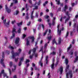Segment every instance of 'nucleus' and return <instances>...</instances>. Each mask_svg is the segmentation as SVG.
Returning <instances> with one entry per match:
<instances>
[{"label":"nucleus","instance_id":"nucleus-1","mask_svg":"<svg viewBox=\"0 0 78 78\" xmlns=\"http://www.w3.org/2000/svg\"><path fill=\"white\" fill-rule=\"evenodd\" d=\"M11 53L12 55V57L13 59H14L16 56H19V54L17 52L14 53V51H11Z\"/></svg>","mask_w":78,"mask_h":78},{"label":"nucleus","instance_id":"nucleus-2","mask_svg":"<svg viewBox=\"0 0 78 78\" xmlns=\"http://www.w3.org/2000/svg\"><path fill=\"white\" fill-rule=\"evenodd\" d=\"M5 9L6 10V11L8 13H10L11 12V10L10 9H9L8 7V5H5Z\"/></svg>","mask_w":78,"mask_h":78},{"label":"nucleus","instance_id":"nucleus-3","mask_svg":"<svg viewBox=\"0 0 78 78\" xmlns=\"http://www.w3.org/2000/svg\"><path fill=\"white\" fill-rule=\"evenodd\" d=\"M46 49H45L44 50H44L43 49V47L41 46V47L40 48V50L39 51V52H41V51L42 53V55H44V53H45V52H46Z\"/></svg>","mask_w":78,"mask_h":78},{"label":"nucleus","instance_id":"nucleus-4","mask_svg":"<svg viewBox=\"0 0 78 78\" xmlns=\"http://www.w3.org/2000/svg\"><path fill=\"white\" fill-rule=\"evenodd\" d=\"M20 42V38L19 37H17L16 38V39L15 41V44H18V43H19Z\"/></svg>","mask_w":78,"mask_h":78},{"label":"nucleus","instance_id":"nucleus-5","mask_svg":"<svg viewBox=\"0 0 78 78\" xmlns=\"http://www.w3.org/2000/svg\"><path fill=\"white\" fill-rule=\"evenodd\" d=\"M4 60L3 59H1L0 61V63L2 64V65L3 66V67H5V63L3 62Z\"/></svg>","mask_w":78,"mask_h":78},{"label":"nucleus","instance_id":"nucleus-6","mask_svg":"<svg viewBox=\"0 0 78 78\" xmlns=\"http://www.w3.org/2000/svg\"><path fill=\"white\" fill-rule=\"evenodd\" d=\"M28 38H29V39H32V41H31L32 43L34 42V37H29Z\"/></svg>","mask_w":78,"mask_h":78},{"label":"nucleus","instance_id":"nucleus-7","mask_svg":"<svg viewBox=\"0 0 78 78\" xmlns=\"http://www.w3.org/2000/svg\"><path fill=\"white\" fill-rule=\"evenodd\" d=\"M69 67L70 65H66V68L65 69L66 72H67V70H69Z\"/></svg>","mask_w":78,"mask_h":78},{"label":"nucleus","instance_id":"nucleus-8","mask_svg":"<svg viewBox=\"0 0 78 78\" xmlns=\"http://www.w3.org/2000/svg\"><path fill=\"white\" fill-rule=\"evenodd\" d=\"M59 70L60 73V75H61L62 74V72H63V67H60L59 68Z\"/></svg>","mask_w":78,"mask_h":78},{"label":"nucleus","instance_id":"nucleus-9","mask_svg":"<svg viewBox=\"0 0 78 78\" xmlns=\"http://www.w3.org/2000/svg\"><path fill=\"white\" fill-rule=\"evenodd\" d=\"M30 16H29V15L28 14V12L26 13V16H25V19L26 20H28Z\"/></svg>","mask_w":78,"mask_h":78},{"label":"nucleus","instance_id":"nucleus-10","mask_svg":"<svg viewBox=\"0 0 78 78\" xmlns=\"http://www.w3.org/2000/svg\"><path fill=\"white\" fill-rule=\"evenodd\" d=\"M52 45H54L55 44H56V45H58V44L56 43V41H55V38H54L52 41Z\"/></svg>","mask_w":78,"mask_h":78},{"label":"nucleus","instance_id":"nucleus-11","mask_svg":"<svg viewBox=\"0 0 78 78\" xmlns=\"http://www.w3.org/2000/svg\"><path fill=\"white\" fill-rule=\"evenodd\" d=\"M68 9V7L67 5H65L64 6V11L65 12H66V10Z\"/></svg>","mask_w":78,"mask_h":78},{"label":"nucleus","instance_id":"nucleus-12","mask_svg":"<svg viewBox=\"0 0 78 78\" xmlns=\"http://www.w3.org/2000/svg\"><path fill=\"white\" fill-rule=\"evenodd\" d=\"M54 66L55 63H53L50 66V67H51L52 69H55Z\"/></svg>","mask_w":78,"mask_h":78},{"label":"nucleus","instance_id":"nucleus-13","mask_svg":"<svg viewBox=\"0 0 78 78\" xmlns=\"http://www.w3.org/2000/svg\"><path fill=\"white\" fill-rule=\"evenodd\" d=\"M70 17H68V18H66L65 20V23H67V22H68V21L70 20Z\"/></svg>","mask_w":78,"mask_h":78},{"label":"nucleus","instance_id":"nucleus-14","mask_svg":"<svg viewBox=\"0 0 78 78\" xmlns=\"http://www.w3.org/2000/svg\"><path fill=\"white\" fill-rule=\"evenodd\" d=\"M22 24H23V22L22 21L20 23H17V25L18 27H20V26L22 25Z\"/></svg>","mask_w":78,"mask_h":78},{"label":"nucleus","instance_id":"nucleus-15","mask_svg":"<svg viewBox=\"0 0 78 78\" xmlns=\"http://www.w3.org/2000/svg\"><path fill=\"white\" fill-rule=\"evenodd\" d=\"M61 38L60 37L58 39V44L59 45V44H61Z\"/></svg>","mask_w":78,"mask_h":78},{"label":"nucleus","instance_id":"nucleus-16","mask_svg":"<svg viewBox=\"0 0 78 78\" xmlns=\"http://www.w3.org/2000/svg\"><path fill=\"white\" fill-rule=\"evenodd\" d=\"M56 52L55 51H53V52H51L50 53V55H56Z\"/></svg>","mask_w":78,"mask_h":78},{"label":"nucleus","instance_id":"nucleus-17","mask_svg":"<svg viewBox=\"0 0 78 78\" xmlns=\"http://www.w3.org/2000/svg\"><path fill=\"white\" fill-rule=\"evenodd\" d=\"M17 67V66L16 65H14L13 66V67H14V69H12V72H14V71L15 70H16V67Z\"/></svg>","mask_w":78,"mask_h":78},{"label":"nucleus","instance_id":"nucleus-18","mask_svg":"<svg viewBox=\"0 0 78 78\" xmlns=\"http://www.w3.org/2000/svg\"><path fill=\"white\" fill-rule=\"evenodd\" d=\"M48 29H47V30H46L44 32V33L43 34V36H45V35H46V34H47V32H48Z\"/></svg>","mask_w":78,"mask_h":78},{"label":"nucleus","instance_id":"nucleus-19","mask_svg":"<svg viewBox=\"0 0 78 78\" xmlns=\"http://www.w3.org/2000/svg\"><path fill=\"white\" fill-rule=\"evenodd\" d=\"M15 36H16L15 34L14 33H13L12 34V36L11 37L10 39H13V38H14V37H15Z\"/></svg>","mask_w":78,"mask_h":78},{"label":"nucleus","instance_id":"nucleus-20","mask_svg":"<svg viewBox=\"0 0 78 78\" xmlns=\"http://www.w3.org/2000/svg\"><path fill=\"white\" fill-rule=\"evenodd\" d=\"M69 31H67L65 36L66 38H67V37L69 36Z\"/></svg>","mask_w":78,"mask_h":78},{"label":"nucleus","instance_id":"nucleus-21","mask_svg":"<svg viewBox=\"0 0 78 78\" xmlns=\"http://www.w3.org/2000/svg\"><path fill=\"white\" fill-rule=\"evenodd\" d=\"M33 52L34 55L36 54V48H34L33 49Z\"/></svg>","mask_w":78,"mask_h":78},{"label":"nucleus","instance_id":"nucleus-22","mask_svg":"<svg viewBox=\"0 0 78 78\" xmlns=\"http://www.w3.org/2000/svg\"><path fill=\"white\" fill-rule=\"evenodd\" d=\"M26 45H30V41H28V39H27V40Z\"/></svg>","mask_w":78,"mask_h":78},{"label":"nucleus","instance_id":"nucleus-23","mask_svg":"<svg viewBox=\"0 0 78 78\" xmlns=\"http://www.w3.org/2000/svg\"><path fill=\"white\" fill-rule=\"evenodd\" d=\"M58 35L60 36L61 35V30H59L58 31Z\"/></svg>","mask_w":78,"mask_h":78},{"label":"nucleus","instance_id":"nucleus-24","mask_svg":"<svg viewBox=\"0 0 78 78\" xmlns=\"http://www.w3.org/2000/svg\"><path fill=\"white\" fill-rule=\"evenodd\" d=\"M68 63H69V60H68V59H66L65 60V64L66 65H68Z\"/></svg>","mask_w":78,"mask_h":78},{"label":"nucleus","instance_id":"nucleus-25","mask_svg":"<svg viewBox=\"0 0 78 78\" xmlns=\"http://www.w3.org/2000/svg\"><path fill=\"white\" fill-rule=\"evenodd\" d=\"M17 33L19 34H20V33H21V28H19L18 29V30H17Z\"/></svg>","mask_w":78,"mask_h":78},{"label":"nucleus","instance_id":"nucleus-26","mask_svg":"<svg viewBox=\"0 0 78 78\" xmlns=\"http://www.w3.org/2000/svg\"><path fill=\"white\" fill-rule=\"evenodd\" d=\"M66 16H67L68 17H70V13H69V11H67L66 12Z\"/></svg>","mask_w":78,"mask_h":78},{"label":"nucleus","instance_id":"nucleus-27","mask_svg":"<svg viewBox=\"0 0 78 78\" xmlns=\"http://www.w3.org/2000/svg\"><path fill=\"white\" fill-rule=\"evenodd\" d=\"M39 64H40L41 67H43V63H42V61H41L40 62V61H39Z\"/></svg>","mask_w":78,"mask_h":78},{"label":"nucleus","instance_id":"nucleus-28","mask_svg":"<svg viewBox=\"0 0 78 78\" xmlns=\"http://www.w3.org/2000/svg\"><path fill=\"white\" fill-rule=\"evenodd\" d=\"M12 66V62H10L9 63V66L10 67H11Z\"/></svg>","mask_w":78,"mask_h":78},{"label":"nucleus","instance_id":"nucleus-29","mask_svg":"<svg viewBox=\"0 0 78 78\" xmlns=\"http://www.w3.org/2000/svg\"><path fill=\"white\" fill-rule=\"evenodd\" d=\"M18 51H19V52H17V53L18 54V55H19V54L21 53V51H22V49L20 48H19L18 49Z\"/></svg>","mask_w":78,"mask_h":78},{"label":"nucleus","instance_id":"nucleus-30","mask_svg":"<svg viewBox=\"0 0 78 78\" xmlns=\"http://www.w3.org/2000/svg\"><path fill=\"white\" fill-rule=\"evenodd\" d=\"M47 39L48 41H50L51 39V36H48L47 37Z\"/></svg>","mask_w":78,"mask_h":78},{"label":"nucleus","instance_id":"nucleus-31","mask_svg":"<svg viewBox=\"0 0 78 78\" xmlns=\"http://www.w3.org/2000/svg\"><path fill=\"white\" fill-rule=\"evenodd\" d=\"M2 58H5V52H2Z\"/></svg>","mask_w":78,"mask_h":78},{"label":"nucleus","instance_id":"nucleus-32","mask_svg":"<svg viewBox=\"0 0 78 78\" xmlns=\"http://www.w3.org/2000/svg\"><path fill=\"white\" fill-rule=\"evenodd\" d=\"M34 55H34V54H32V55H30V59H32L33 58V56Z\"/></svg>","mask_w":78,"mask_h":78},{"label":"nucleus","instance_id":"nucleus-33","mask_svg":"<svg viewBox=\"0 0 78 78\" xmlns=\"http://www.w3.org/2000/svg\"><path fill=\"white\" fill-rule=\"evenodd\" d=\"M50 15L51 17H53V13L52 12H51L50 13Z\"/></svg>","mask_w":78,"mask_h":78},{"label":"nucleus","instance_id":"nucleus-34","mask_svg":"<svg viewBox=\"0 0 78 78\" xmlns=\"http://www.w3.org/2000/svg\"><path fill=\"white\" fill-rule=\"evenodd\" d=\"M48 44H47V43H45L44 46V48H46L47 47V45Z\"/></svg>","mask_w":78,"mask_h":78},{"label":"nucleus","instance_id":"nucleus-35","mask_svg":"<svg viewBox=\"0 0 78 78\" xmlns=\"http://www.w3.org/2000/svg\"><path fill=\"white\" fill-rule=\"evenodd\" d=\"M52 24L53 25H55V21L53 20L52 21Z\"/></svg>","mask_w":78,"mask_h":78},{"label":"nucleus","instance_id":"nucleus-36","mask_svg":"<svg viewBox=\"0 0 78 78\" xmlns=\"http://www.w3.org/2000/svg\"><path fill=\"white\" fill-rule=\"evenodd\" d=\"M8 69L9 70V74H10V75H11L12 72H11V69L9 68H8Z\"/></svg>","mask_w":78,"mask_h":78},{"label":"nucleus","instance_id":"nucleus-37","mask_svg":"<svg viewBox=\"0 0 78 78\" xmlns=\"http://www.w3.org/2000/svg\"><path fill=\"white\" fill-rule=\"evenodd\" d=\"M38 9V6L37 5L35 6V8L33 9Z\"/></svg>","mask_w":78,"mask_h":78},{"label":"nucleus","instance_id":"nucleus-38","mask_svg":"<svg viewBox=\"0 0 78 78\" xmlns=\"http://www.w3.org/2000/svg\"><path fill=\"white\" fill-rule=\"evenodd\" d=\"M34 17V16L33 15H31L30 18L31 20H34V19L33 18Z\"/></svg>","mask_w":78,"mask_h":78},{"label":"nucleus","instance_id":"nucleus-39","mask_svg":"<svg viewBox=\"0 0 78 78\" xmlns=\"http://www.w3.org/2000/svg\"><path fill=\"white\" fill-rule=\"evenodd\" d=\"M70 55H73V51H70Z\"/></svg>","mask_w":78,"mask_h":78},{"label":"nucleus","instance_id":"nucleus-40","mask_svg":"<svg viewBox=\"0 0 78 78\" xmlns=\"http://www.w3.org/2000/svg\"><path fill=\"white\" fill-rule=\"evenodd\" d=\"M21 65H22V62L20 61V62L18 64V66H21Z\"/></svg>","mask_w":78,"mask_h":78},{"label":"nucleus","instance_id":"nucleus-41","mask_svg":"<svg viewBox=\"0 0 78 78\" xmlns=\"http://www.w3.org/2000/svg\"><path fill=\"white\" fill-rule=\"evenodd\" d=\"M19 13V10H16V15H18V14Z\"/></svg>","mask_w":78,"mask_h":78},{"label":"nucleus","instance_id":"nucleus-42","mask_svg":"<svg viewBox=\"0 0 78 78\" xmlns=\"http://www.w3.org/2000/svg\"><path fill=\"white\" fill-rule=\"evenodd\" d=\"M1 73L2 74H4L5 73V70L4 69H3L1 71Z\"/></svg>","mask_w":78,"mask_h":78},{"label":"nucleus","instance_id":"nucleus-43","mask_svg":"<svg viewBox=\"0 0 78 78\" xmlns=\"http://www.w3.org/2000/svg\"><path fill=\"white\" fill-rule=\"evenodd\" d=\"M14 32H16V29L15 28H13L12 30V33H13Z\"/></svg>","mask_w":78,"mask_h":78},{"label":"nucleus","instance_id":"nucleus-44","mask_svg":"<svg viewBox=\"0 0 78 78\" xmlns=\"http://www.w3.org/2000/svg\"><path fill=\"white\" fill-rule=\"evenodd\" d=\"M71 48H70V47H69L68 48H67V52H69V50H70Z\"/></svg>","mask_w":78,"mask_h":78},{"label":"nucleus","instance_id":"nucleus-45","mask_svg":"<svg viewBox=\"0 0 78 78\" xmlns=\"http://www.w3.org/2000/svg\"><path fill=\"white\" fill-rule=\"evenodd\" d=\"M6 24L8 25V26H7V27H9V21L6 23Z\"/></svg>","mask_w":78,"mask_h":78},{"label":"nucleus","instance_id":"nucleus-46","mask_svg":"<svg viewBox=\"0 0 78 78\" xmlns=\"http://www.w3.org/2000/svg\"><path fill=\"white\" fill-rule=\"evenodd\" d=\"M43 55H42L41 56V60L40 61V62H41V61H42V59H43Z\"/></svg>","mask_w":78,"mask_h":78},{"label":"nucleus","instance_id":"nucleus-47","mask_svg":"<svg viewBox=\"0 0 78 78\" xmlns=\"http://www.w3.org/2000/svg\"><path fill=\"white\" fill-rule=\"evenodd\" d=\"M20 61H21V62H22V61H23L24 59L23 57H22L20 59Z\"/></svg>","mask_w":78,"mask_h":78},{"label":"nucleus","instance_id":"nucleus-48","mask_svg":"<svg viewBox=\"0 0 78 78\" xmlns=\"http://www.w3.org/2000/svg\"><path fill=\"white\" fill-rule=\"evenodd\" d=\"M59 27H60V24H58V25L57 26V28H58V31H59Z\"/></svg>","mask_w":78,"mask_h":78},{"label":"nucleus","instance_id":"nucleus-49","mask_svg":"<svg viewBox=\"0 0 78 78\" xmlns=\"http://www.w3.org/2000/svg\"><path fill=\"white\" fill-rule=\"evenodd\" d=\"M41 25L43 29L44 30V29H45V27H44V24H41Z\"/></svg>","mask_w":78,"mask_h":78},{"label":"nucleus","instance_id":"nucleus-50","mask_svg":"<svg viewBox=\"0 0 78 78\" xmlns=\"http://www.w3.org/2000/svg\"><path fill=\"white\" fill-rule=\"evenodd\" d=\"M33 30L34 33H36V28L34 29H33Z\"/></svg>","mask_w":78,"mask_h":78},{"label":"nucleus","instance_id":"nucleus-51","mask_svg":"<svg viewBox=\"0 0 78 78\" xmlns=\"http://www.w3.org/2000/svg\"><path fill=\"white\" fill-rule=\"evenodd\" d=\"M41 4V0H39V2L37 3V5H40Z\"/></svg>","mask_w":78,"mask_h":78},{"label":"nucleus","instance_id":"nucleus-52","mask_svg":"<svg viewBox=\"0 0 78 78\" xmlns=\"http://www.w3.org/2000/svg\"><path fill=\"white\" fill-rule=\"evenodd\" d=\"M9 48H10V49H12V50H13V49H14V47H13L12 46H9Z\"/></svg>","mask_w":78,"mask_h":78},{"label":"nucleus","instance_id":"nucleus-53","mask_svg":"<svg viewBox=\"0 0 78 78\" xmlns=\"http://www.w3.org/2000/svg\"><path fill=\"white\" fill-rule=\"evenodd\" d=\"M72 70H70L69 71V75H72Z\"/></svg>","mask_w":78,"mask_h":78},{"label":"nucleus","instance_id":"nucleus-54","mask_svg":"<svg viewBox=\"0 0 78 78\" xmlns=\"http://www.w3.org/2000/svg\"><path fill=\"white\" fill-rule=\"evenodd\" d=\"M6 19H5V20H3V23H4V24L6 23Z\"/></svg>","mask_w":78,"mask_h":78},{"label":"nucleus","instance_id":"nucleus-55","mask_svg":"<svg viewBox=\"0 0 78 78\" xmlns=\"http://www.w3.org/2000/svg\"><path fill=\"white\" fill-rule=\"evenodd\" d=\"M28 23L27 24V26H29L30 25V24H31V22L30 21L29 22H28Z\"/></svg>","mask_w":78,"mask_h":78},{"label":"nucleus","instance_id":"nucleus-56","mask_svg":"<svg viewBox=\"0 0 78 78\" xmlns=\"http://www.w3.org/2000/svg\"><path fill=\"white\" fill-rule=\"evenodd\" d=\"M66 78H69V73H68L66 74Z\"/></svg>","mask_w":78,"mask_h":78},{"label":"nucleus","instance_id":"nucleus-57","mask_svg":"<svg viewBox=\"0 0 78 78\" xmlns=\"http://www.w3.org/2000/svg\"><path fill=\"white\" fill-rule=\"evenodd\" d=\"M44 17H45V19H48V18H49V16H45Z\"/></svg>","mask_w":78,"mask_h":78},{"label":"nucleus","instance_id":"nucleus-58","mask_svg":"<svg viewBox=\"0 0 78 78\" xmlns=\"http://www.w3.org/2000/svg\"><path fill=\"white\" fill-rule=\"evenodd\" d=\"M30 62V60L28 59H27L26 61V63H28V62Z\"/></svg>","mask_w":78,"mask_h":78},{"label":"nucleus","instance_id":"nucleus-59","mask_svg":"<svg viewBox=\"0 0 78 78\" xmlns=\"http://www.w3.org/2000/svg\"><path fill=\"white\" fill-rule=\"evenodd\" d=\"M19 59V58H16L15 59V62H17L18 61V59Z\"/></svg>","mask_w":78,"mask_h":78},{"label":"nucleus","instance_id":"nucleus-60","mask_svg":"<svg viewBox=\"0 0 78 78\" xmlns=\"http://www.w3.org/2000/svg\"><path fill=\"white\" fill-rule=\"evenodd\" d=\"M57 2V5H60V4H61V2H60V1H58V2Z\"/></svg>","mask_w":78,"mask_h":78},{"label":"nucleus","instance_id":"nucleus-61","mask_svg":"<svg viewBox=\"0 0 78 78\" xmlns=\"http://www.w3.org/2000/svg\"><path fill=\"white\" fill-rule=\"evenodd\" d=\"M16 23V21L14 20L13 21H12V24H14V23Z\"/></svg>","mask_w":78,"mask_h":78},{"label":"nucleus","instance_id":"nucleus-62","mask_svg":"<svg viewBox=\"0 0 78 78\" xmlns=\"http://www.w3.org/2000/svg\"><path fill=\"white\" fill-rule=\"evenodd\" d=\"M73 27L74 28H76V23H75L74 24V25L73 26Z\"/></svg>","mask_w":78,"mask_h":78},{"label":"nucleus","instance_id":"nucleus-63","mask_svg":"<svg viewBox=\"0 0 78 78\" xmlns=\"http://www.w3.org/2000/svg\"><path fill=\"white\" fill-rule=\"evenodd\" d=\"M25 37H26V35L23 34V39H24V38H25Z\"/></svg>","mask_w":78,"mask_h":78},{"label":"nucleus","instance_id":"nucleus-64","mask_svg":"<svg viewBox=\"0 0 78 78\" xmlns=\"http://www.w3.org/2000/svg\"><path fill=\"white\" fill-rule=\"evenodd\" d=\"M75 60H76V61H78V56H77L76 57V58L75 59Z\"/></svg>","mask_w":78,"mask_h":78}]
</instances>
